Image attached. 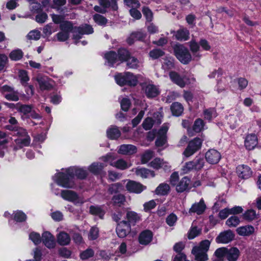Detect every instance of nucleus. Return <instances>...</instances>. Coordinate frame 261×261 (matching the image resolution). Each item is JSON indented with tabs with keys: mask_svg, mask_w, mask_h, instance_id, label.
I'll list each match as a JSON object with an SVG mask.
<instances>
[{
	"mask_svg": "<svg viewBox=\"0 0 261 261\" xmlns=\"http://www.w3.org/2000/svg\"><path fill=\"white\" fill-rule=\"evenodd\" d=\"M150 166L155 169L163 168L164 170L167 171L170 169L171 166L168 162L164 161L163 160L160 158H155L152 161L150 164Z\"/></svg>",
	"mask_w": 261,
	"mask_h": 261,
	"instance_id": "obj_17",
	"label": "nucleus"
},
{
	"mask_svg": "<svg viewBox=\"0 0 261 261\" xmlns=\"http://www.w3.org/2000/svg\"><path fill=\"white\" fill-rule=\"evenodd\" d=\"M61 195L64 199L72 202L75 204H81L84 202L83 198L79 197L77 194L73 191L63 190L61 193Z\"/></svg>",
	"mask_w": 261,
	"mask_h": 261,
	"instance_id": "obj_8",
	"label": "nucleus"
},
{
	"mask_svg": "<svg viewBox=\"0 0 261 261\" xmlns=\"http://www.w3.org/2000/svg\"><path fill=\"white\" fill-rule=\"evenodd\" d=\"M240 252L236 247L228 249L226 258L228 261H237L240 256Z\"/></svg>",
	"mask_w": 261,
	"mask_h": 261,
	"instance_id": "obj_32",
	"label": "nucleus"
},
{
	"mask_svg": "<svg viewBox=\"0 0 261 261\" xmlns=\"http://www.w3.org/2000/svg\"><path fill=\"white\" fill-rule=\"evenodd\" d=\"M149 57L152 59H156L164 55L163 50L160 49H154L149 52Z\"/></svg>",
	"mask_w": 261,
	"mask_h": 261,
	"instance_id": "obj_55",
	"label": "nucleus"
},
{
	"mask_svg": "<svg viewBox=\"0 0 261 261\" xmlns=\"http://www.w3.org/2000/svg\"><path fill=\"white\" fill-rule=\"evenodd\" d=\"M169 76L171 80L177 84L180 87H184L186 84V81L184 77H181L177 72L175 71H171L169 73Z\"/></svg>",
	"mask_w": 261,
	"mask_h": 261,
	"instance_id": "obj_28",
	"label": "nucleus"
},
{
	"mask_svg": "<svg viewBox=\"0 0 261 261\" xmlns=\"http://www.w3.org/2000/svg\"><path fill=\"white\" fill-rule=\"evenodd\" d=\"M15 135L18 136V138L15 141L17 144H20L21 146H28L30 143L31 139L27 134L26 130L22 128H19L15 131Z\"/></svg>",
	"mask_w": 261,
	"mask_h": 261,
	"instance_id": "obj_11",
	"label": "nucleus"
},
{
	"mask_svg": "<svg viewBox=\"0 0 261 261\" xmlns=\"http://www.w3.org/2000/svg\"><path fill=\"white\" fill-rule=\"evenodd\" d=\"M170 109L173 115L179 116L182 113L184 107L181 103L175 102L171 105Z\"/></svg>",
	"mask_w": 261,
	"mask_h": 261,
	"instance_id": "obj_38",
	"label": "nucleus"
},
{
	"mask_svg": "<svg viewBox=\"0 0 261 261\" xmlns=\"http://www.w3.org/2000/svg\"><path fill=\"white\" fill-rule=\"evenodd\" d=\"M204 115L205 119L210 120L216 116L215 110L213 109L206 110L204 112Z\"/></svg>",
	"mask_w": 261,
	"mask_h": 261,
	"instance_id": "obj_61",
	"label": "nucleus"
},
{
	"mask_svg": "<svg viewBox=\"0 0 261 261\" xmlns=\"http://www.w3.org/2000/svg\"><path fill=\"white\" fill-rule=\"evenodd\" d=\"M113 201L115 204L120 206L125 201V197L122 195L118 194L113 197Z\"/></svg>",
	"mask_w": 261,
	"mask_h": 261,
	"instance_id": "obj_62",
	"label": "nucleus"
},
{
	"mask_svg": "<svg viewBox=\"0 0 261 261\" xmlns=\"http://www.w3.org/2000/svg\"><path fill=\"white\" fill-rule=\"evenodd\" d=\"M228 248L221 247L217 249L215 252V255L217 258H222L225 256L226 257Z\"/></svg>",
	"mask_w": 261,
	"mask_h": 261,
	"instance_id": "obj_56",
	"label": "nucleus"
},
{
	"mask_svg": "<svg viewBox=\"0 0 261 261\" xmlns=\"http://www.w3.org/2000/svg\"><path fill=\"white\" fill-rule=\"evenodd\" d=\"M94 21L99 25H105L107 22V19L99 14H95L93 16Z\"/></svg>",
	"mask_w": 261,
	"mask_h": 261,
	"instance_id": "obj_57",
	"label": "nucleus"
},
{
	"mask_svg": "<svg viewBox=\"0 0 261 261\" xmlns=\"http://www.w3.org/2000/svg\"><path fill=\"white\" fill-rule=\"evenodd\" d=\"M203 126L204 123L203 120L201 119H198L195 120L193 128L195 132L199 133L203 129Z\"/></svg>",
	"mask_w": 261,
	"mask_h": 261,
	"instance_id": "obj_54",
	"label": "nucleus"
},
{
	"mask_svg": "<svg viewBox=\"0 0 261 261\" xmlns=\"http://www.w3.org/2000/svg\"><path fill=\"white\" fill-rule=\"evenodd\" d=\"M236 231L240 236H249L254 232V228L251 225H246L238 227Z\"/></svg>",
	"mask_w": 261,
	"mask_h": 261,
	"instance_id": "obj_30",
	"label": "nucleus"
},
{
	"mask_svg": "<svg viewBox=\"0 0 261 261\" xmlns=\"http://www.w3.org/2000/svg\"><path fill=\"white\" fill-rule=\"evenodd\" d=\"M126 65L129 68H137L139 66L140 62L139 60L134 57H130L126 61Z\"/></svg>",
	"mask_w": 261,
	"mask_h": 261,
	"instance_id": "obj_44",
	"label": "nucleus"
},
{
	"mask_svg": "<svg viewBox=\"0 0 261 261\" xmlns=\"http://www.w3.org/2000/svg\"><path fill=\"white\" fill-rule=\"evenodd\" d=\"M117 55L118 61L121 62L126 61L130 56L129 52L124 48L119 49Z\"/></svg>",
	"mask_w": 261,
	"mask_h": 261,
	"instance_id": "obj_43",
	"label": "nucleus"
},
{
	"mask_svg": "<svg viewBox=\"0 0 261 261\" xmlns=\"http://www.w3.org/2000/svg\"><path fill=\"white\" fill-rule=\"evenodd\" d=\"M163 117V116L161 112H157L155 113L153 115V117L155 120H153L150 117L146 118L142 123L143 127L146 130L151 129L154 122H156L158 124H160L161 123Z\"/></svg>",
	"mask_w": 261,
	"mask_h": 261,
	"instance_id": "obj_9",
	"label": "nucleus"
},
{
	"mask_svg": "<svg viewBox=\"0 0 261 261\" xmlns=\"http://www.w3.org/2000/svg\"><path fill=\"white\" fill-rule=\"evenodd\" d=\"M257 139L254 134H250L246 136L245 141V145L248 150L253 149L257 145Z\"/></svg>",
	"mask_w": 261,
	"mask_h": 261,
	"instance_id": "obj_27",
	"label": "nucleus"
},
{
	"mask_svg": "<svg viewBox=\"0 0 261 261\" xmlns=\"http://www.w3.org/2000/svg\"><path fill=\"white\" fill-rule=\"evenodd\" d=\"M137 152V148L131 144H123L120 146L118 152L122 154H132Z\"/></svg>",
	"mask_w": 261,
	"mask_h": 261,
	"instance_id": "obj_24",
	"label": "nucleus"
},
{
	"mask_svg": "<svg viewBox=\"0 0 261 261\" xmlns=\"http://www.w3.org/2000/svg\"><path fill=\"white\" fill-rule=\"evenodd\" d=\"M205 159L210 164H215L220 161L221 154L215 149H210L205 153Z\"/></svg>",
	"mask_w": 261,
	"mask_h": 261,
	"instance_id": "obj_16",
	"label": "nucleus"
},
{
	"mask_svg": "<svg viewBox=\"0 0 261 261\" xmlns=\"http://www.w3.org/2000/svg\"><path fill=\"white\" fill-rule=\"evenodd\" d=\"M126 217L129 224L131 223L134 225L141 219L140 216L134 211H127Z\"/></svg>",
	"mask_w": 261,
	"mask_h": 261,
	"instance_id": "obj_36",
	"label": "nucleus"
},
{
	"mask_svg": "<svg viewBox=\"0 0 261 261\" xmlns=\"http://www.w3.org/2000/svg\"><path fill=\"white\" fill-rule=\"evenodd\" d=\"M174 52L176 58L183 64H187L191 60L189 50L181 45H176L174 47Z\"/></svg>",
	"mask_w": 261,
	"mask_h": 261,
	"instance_id": "obj_5",
	"label": "nucleus"
},
{
	"mask_svg": "<svg viewBox=\"0 0 261 261\" xmlns=\"http://www.w3.org/2000/svg\"><path fill=\"white\" fill-rule=\"evenodd\" d=\"M189 32L186 29H180L177 31L175 37L179 40H187L189 38Z\"/></svg>",
	"mask_w": 261,
	"mask_h": 261,
	"instance_id": "obj_41",
	"label": "nucleus"
},
{
	"mask_svg": "<svg viewBox=\"0 0 261 261\" xmlns=\"http://www.w3.org/2000/svg\"><path fill=\"white\" fill-rule=\"evenodd\" d=\"M99 230L96 227H92L88 235V238L89 240H93L96 239L98 237Z\"/></svg>",
	"mask_w": 261,
	"mask_h": 261,
	"instance_id": "obj_59",
	"label": "nucleus"
},
{
	"mask_svg": "<svg viewBox=\"0 0 261 261\" xmlns=\"http://www.w3.org/2000/svg\"><path fill=\"white\" fill-rule=\"evenodd\" d=\"M141 77L142 75L140 74L134 75L129 72L120 73L115 75V81L120 86L127 85L135 86Z\"/></svg>",
	"mask_w": 261,
	"mask_h": 261,
	"instance_id": "obj_2",
	"label": "nucleus"
},
{
	"mask_svg": "<svg viewBox=\"0 0 261 261\" xmlns=\"http://www.w3.org/2000/svg\"><path fill=\"white\" fill-rule=\"evenodd\" d=\"M177 217L174 214H171L166 218V222L170 226L174 225L177 221Z\"/></svg>",
	"mask_w": 261,
	"mask_h": 261,
	"instance_id": "obj_60",
	"label": "nucleus"
},
{
	"mask_svg": "<svg viewBox=\"0 0 261 261\" xmlns=\"http://www.w3.org/2000/svg\"><path fill=\"white\" fill-rule=\"evenodd\" d=\"M41 90H50L53 87V82L46 76L39 75L36 79Z\"/></svg>",
	"mask_w": 261,
	"mask_h": 261,
	"instance_id": "obj_14",
	"label": "nucleus"
},
{
	"mask_svg": "<svg viewBox=\"0 0 261 261\" xmlns=\"http://www.w3.org/2000/svg\"><path fill=\"white\" fill-rule=\"evenodd\" d=\"M170 191V186L166 183L160 184L155 190V193L158 195H166Z\"/></svg>",
	"mask_w": 261,
	"mask_h": 261,
	"instance_id": "obj_37",
	"label": "nucleus"
},
{
	"mask_svg": "<svg viewBox=\"0 0 261 261\" xmlns=\"http://www.w3.org/2000/svg\"><path fill=\"white\" fill-rule=\"evenodd\" d=\"M108 138L111 140H116L121 136V132L116 126H111L107 130Z\"/></svg>",
	"mask_w": 261,
	"mask_h": 261,
	"instance_id": "obj_29",
	"label": "nucleus"
},
{
	"mask_svg": "<svg viewBox=\"0 0 261 261\" xmlns=\"http://www.w3.org/2000/svg\"><path fill=\"white\" fill-rule=\"evenodd\" d=\"M135 172L137 175L143 178L153 177L155 176L154 171L146 168H137Z\"/></svg>",
	"mask_w": 261,
	"mask_h": 261,
	"instance_id": "obj_31",
	"label": "nucleus"
},
{
	"mask_svg": "<svg viewBox=\"0 0 261 261\" xmlns=\"http://www.w3.org/2000/svg\"><path fill=\"white\" fill-rule=\"evenodd\" d=\"M192 253L194 255L196 261H207L208 259L206 252L199 250L197 248H193Z\"/></svg>",
	"mask_w": 261,
	"mask_h": 261,
	"instance_id": "obj_34",
	"label": "nucleus"
},
{
	"mask_svg": "<svg viewBox=\"0 0 261 261\" xmlns=\"http://www.w3.org/2000/svg\"><path fill=\"white\" fill-rule=\"evenodd\" d=\"M23 52L20 49H17L12 50L9 55V57L13 61H18L20 60L23 57Z\"/></svg>",
	"mask_w": 261,
	"mask_h": 261,
	"instance_id": "obj_42",
	"label": "nucleus"
},
{
	"mask_svg": "<svg viewBox=\"0 0 261 261\" xmlns=\"http://www.w3.org/2000/svg\"><path fill=\"white\" fill-rule=\"evenodd\" d=\"M106 166L104 163L94 162L89 166L88 170L93 173L98 174Z\"/></svg>",
	"mask_w": 261,
	"mask_h": 261,
	"instance_id": "obj_35",
	"label": "nucleus"
},
{
	"mask_svg": "<svg viewBox=\"0 0 261 261\" xmlns=\"http://www.w3.org/2000/svg\"><path fill=\"white\" fill-rule=\"evenodd\" d=\"M174 67L173 59L171 58H166L163 59L162 63V68L165 70H168Z\"/></svg>",
	"mask_w": 261,
	"mask_h": 261,
	"instance_id": "obj_47",
	"label": "nucleus"
},
{
	"mask_svg": "<svg viewBox=\"0 0 261 261\" xmlns=\"http://www.w3.org/2000/svg\"><path fill=\"white\" fill-rule=\"evenodd\" d=\"M27 216L21 211H17L13 213V219L16 222H21L25 220Z\"/></svg>",
	"mask_w": 261,
	"mask_h": 261,
	"instance_id": "obj_48",
	"label": "nucleus"
},
{
	"mask_svg": "<svg viewBox=\"0 0 261 261\" xmlns=\"http://www.w3.org/2000/svg\"><path fill=\"white\" fill-rule=\"evenodd\" d=\"M57 240L59 245L66 246L69 244L71 239L67 233L64 231H61L57 236Z\"/></svg>",
	"mask_w": 261,
	"mask_h": 261,
	"instance_id": "obj_26",
	"label": "nucleus"
},
{
	"mask_svg": "<svg viewBox=\"0 0 261 261\" xmlns=\"http://www.w3.org/2000/svg\"><path fill=\"white\" fill-rule=\"evenodd\" d=\"M19 77L21 83L25 86L29 79L27 72L24 70H20L19 72Z\"/></svg>",
	"mask_w": 261,
	"mask_h": 261,
	"instance_id": "obj_64",
	"label": "nucleus"
},
{
	"mask_svg": "<svg viewBox=\"0 0 261 261\" xmlns=\"http://www.w3.org/2000/svg\"><path fill=\"white\" fill-rule=\"evenodd\" d=\"M190 47L191 51L194 54V56H195V57L199 58L200 56L199 54L197 53L199 50V46L198 44L195 41L192 40L190 42Z\"/></svg>",
	"mask_w": 261,
	"mask_h": 261,
	"instance_id": "obj_49",
	"label": "nucleus"
},
{
	"mask_svg": "<svg viewBox=\"0 0 261 261\" xmlns=\"http://www.w3.org/2000/svg\"><path fill=\"white\" fill-rule=\"evenodd\" d=\"M210 245V242L208 240H205L201 242L199 246H195L194 248H197L199 250L206 252L209 249Z\"/></svg>",
	"mask_w": 261,
	"mask_h": 261,
	"instance_id": "obj_53",
	"label": "nucleus"
},
{
	"mask_svg": "<svg viewBox=\"0 0 261 261\" xmlns=\"http://www.w3.org/2000/svg\"><path fill=\"white\" fill-rule=\"evenodd\" d=\"M117 2V0H99L100 5L103 7H111L114 10H116L118 8Z\"/></svg>",
	"mask_w": 261,
	"mask_h": 261,
	"instance_id": "obj_40",
	"label": "nucleus"
},
{
	"mask_svg": "<svg viewBox=\"0 0 261 261\" xmlns=\"http://www.w3.org/2000/svg\"><path fill=\"white\" fill-rule=\"evenodd\" d=\"M76 31L79 33V35H73V39H80L81 38V35L84 34H90L93 32V29L91 25L88 24L82 25L78 28H74V31L73 32Z\"/></svg>",
	"mask_w": 261,
	"mask_h": 261,
	"instance_id": "obj_18",
	"label": "nucleus"
},
{
	"mask_svg": "<svg viewBox=\"0 0 261 261\" xmlns=\"http://www.w3.org/2000/svg\"><path fill=\"white\" fill-rule=\"evenodd\" d=\"M126 188L129 192L137 194L141 193L146 188L145 186L133 180H129L127 182Z\"/></svg>",
	"mask_w": 261,
	"mask_h": 261,
	"instance_id": "obj_15",
	"label": "nucleus"
},
{
	"mask_svg": "<svg viewBox=\"0 0 261 261\" xmlns=\"http://www.w3.org/2000/svg\"><path fill=\"white\" fill-rule=\"evenodd\" d=\"M87 171L77 167H70L55 175L53 178L58 186L65 188H73L75 184L73 180L74 176L78 178L83 179L87 176Z\"/></svg>",
	"mask_w": 261,
	"mask_h": 261,
	"instance_id": "obj_1",
	"label": "nucleus"
},
{
	"mask_svg": "<svg viewBox=\"0 0 261 261\" xmlns=\"http://www.w3.org/2000/svg\"><path fill=\"white\" fill-rule=\"evenodd\" d=\"M61 31L57 35V39L59 41H65L67 40L69 37V33L74 31V28L70 21H65L62 22L60 25Z\"/></svg>",
	"mask_w": 261,
	"mask_h": 261,
	"instance_id": "obj_6",
	"label": "nucleus"
},
{
	"mask_svg": "<svg viewBox=\"0 0 261 261\" xmlns=\"http://www.w3.org/2000/svg\"><path fill=\"white\" fill-rule=\"evenodd\" d=\"M240 222V219L236 216H231L226 221V224L230 227H236Z\"/></svg>",
	"mask_w": 261,
	"mask_h": 261,
	"instance_id": "obj_46",
	"label": "nucleus"
},
{
	"mask_svg": "<svg viewBox=\"0 0 261 261\" xmlns=\"http://www.w3.org/2000/svg\"><path fill=\"white\" fill-rule=\"evenodd\" d=\"M202 140L199 138H195L189 142V144L184 152V154L189 157L198 151L201 146Z\"/></svg>",
	"mask_w": 261,
	"mask_h": 261,
	"instance_id": "obj_7",
	"label": "nucleus"
},
{
	"mask_svg": "<svg viewBox=\"0 0 261 261\" xmlns=\"http://www.w3.org/2000/svg\"><path fill=\"white\" fill-rule=\"evenodd\" d=\"M169 129V124L165 123L159 130L155 141V145L158 147L163 146L167 142L166 133Z\"/></svg>",
	"mask_w": 261,
	"mask_h": 261,
	"instance_id": "obj_10",
	"label": "nucleus"
},
{
	"mask_svg": "<svg viewBox=\"0 0 261 261\" xmlns=\"http://www.w3.org/2000/svg\"><path fill=\"white\" fill-rule=\"evenodd\" d=\"M42 241L44 245L49 249H52L56 246L54 237L49 232L46 231L42 234Z\"/></svg>",
	"mask_w": 261,
	"mask_h": 261,
	"instance_id": "obj_20",
	"label": "nucleus"
},
{
	"mask_svg": "<svg viewBox=\"0 0 261 261\" xmlns=\"http://www.w3.org/2000/svg\"><path fill=\"white\" fill-rule=\"evenodd\" d=\"M190 179L187 176H185L178 182L176 186V190L178 192H182L188 189L190 184Z\"/></svg>",
	"mask_w": 261,
	"mask_h": 261,
	"instance_id": "obj_25",
	"label": "nucleus"
},
{
	"mask_svg": "<svg viewBox=\"0 0 261 261\" xmlns=\"http://www.w3.org/2000/svg\"><path fill=\"white\" fill-rule=\"evenodd\" d=\"M90 213L92 215L98 216L99 218H102L105 212L101 207L92 205L90 207Z\"/></svg>",
	"mask_w": 261,
	"mask_h": 261,
	"instance_id": "obj_45",
	"label": "nucleus"
},
{
	"mask_svg": "<svg viewBox=\"0 0 261 261\" xmlns=\"http://www.w3.org/2000/svg\"><path fill=\"white\" fill-rule=\"evenodd\" d=\"M153 156V152L151 150L146 151L142 156V162L143 164L147 163Z\"/></svg>",
	"mask_w": 261,
	"mask_h": 261,
	"instance_id": "obj_58",
	"label": "nucleus"
},
{
	"mask_svg": "<svg viewBox=\"0 0 261 261\" xmlns=\"http://www.w3.org/2000/svg\"><path fill=\"white\" fill-rule=\"evenodd\" d=\"M115 159L116 157L112 153H109L100 158V160L103 162L109 163L111 166L119 170H125L130 166V164L123 159H119L115 161Z\"/></svg>",
	"mask_w": 261,
	"mask_h": 261,
	"instance_id": "obj_4",
	"label": "nucleus"
},
{
	"mask_svg": "<svg viewBox=\"0 0 261 261\" xmlns=\"http://www.w3.org/2000/svg\"><path fill=\"white\" fill-rule=\"evenodd\" d=\"M142 12L148 21H152L153 18V14L149 8L147 7L143 8Z\"/></svg>",
	"mask_w": 261,
	"mask_h": 261,
	"instance_id": "obj_63",
	"label": "nucleus"
},
{
	"mask_svg": "<svg viewBox=\"0 0 261 261\" xmlns=\"http://www.w3.org/2000/svg\"><path fill=\"white\" fill-rule=\"evenodd\" d=\"M94 253V251L92 249L88 248L81 253L80 258L82 260H86L91 257H92Z\"/></svg>",
	"mask_w": 261,
	"mask_h": 261,
	"instance_id": "obj_51",
	"label": "nucleus"
},
{
	"mask_svg": "<svg viewBox=\"0 0 261 261\" xmlns=\"http://www.w3.org/2000/svg\"><path fill=\"white\" fill-rule=\"evenodd\" d=\"M205 162L203 158L196 156L193 161L186 162L181 169V173L188 174L193 171H199L204 166Z\"/></svg>",
	"mask_w": 261,
	"mask_h": 261,
	"instance_id": "obj_3",
	"label": "nucleus"
},
{
	"mask_svg": "<svg viewBox=\"0 0 261 261\" xmlns=\"http://www.w3.org/2000/svg\"><path fill=\"white\" fill-rule=\"evenodd\" d=\"M142 89L148 98L156 97L159 94V89L155 85L151 84H144L142 85Z\"/></svg>",
	"mask_w": 261,
	"mask_h": 261,
	"instance_id": "obj_13",
	"label": "nucleus"
},
{
	"mask_svg": "<svg viewBox=\"0 0 261 261\" xmlns=\"http://www.w3.org/2000/svg\"><path fill=\"white\" fill-rule=\"evenodd\" d=\"M237 173L242 178H248L252 175L251 168L247 165H241L237 168Z\"/></svg>",
	"mask_w": 261,
	"mask_h": 261,
	"instance_id": "obj_22",
	"label": "nucleus"
},
{
	"mask_svg": "<svg viewBox=\"0 0 261 261\" xmlns=\"http://www.w3.org/2000/svg\"><path fill=\"white\" fill-rule=\"evenodd\" d=\"M116 231L119 238H125L130 231V225L127 221H122L118 224Z\"/></svg>",
	"mask_w": 261,
	"mask_h": 261,
	"instance_id": "obj_12",
	"label": "nucleus"
},
{
	"mask_svg": "<svg viewBox=\"0 0 261 261\" xmlns=\"http://www.w3.org/2000/svg\"><path fill=\"white\" fill-rule=\"evenodd\" d=\"M238 113L237 115H229L227 117V119L228 121V123L230 124V127L232 128H234L236 126V125L238 123Z\"/></svg>",
	"mask_w": 261,
	"mask_h": 261,
	"instance_id": "obj_52",
	"label": "nucleus"
},
{
	"mask_svg": "<svg viewBox=\"0 0 261 261\" xmlns=\"http://www.w3.org/2000/svg\"><path fill=\"white\" fill-rule=\"evenodd\" d=\"M234 234L231 230L221 232L216 238V242L219 243L226 244L233 239Z\"/></svg>",
	"mask_w": 261,
	"mask_h": 261,
	"instance_id": "obj_19",
	"label": "nucleus"
},
{
	"mask_svg": "<svg viewBox=\"0 0 261 261\" xmlns=\"http://www.w3.org/2000/svg\"><path fill=\"white\" fill-rule=\"evenodd\" d=\"M206 208L203 200L202 199L199 202L194 203L189 211V213H196L198 215L202 214Z\"/></svg>",
	"mask_w": 261,
	"mask_h": 261,
	"instance_id": "obj_21",
	"label": "nucleus"
},
{
	"mask_svg": "<svg viewBox=\"0 0 261 261\" xmlns=\"http://www.w3.org/2000/svg\"><path fill=\"white\" fill-rule=\"evenodd\" d=\"M106 64L109 66H113L118 61L117 55L114 51H110L105 55Z\"/></svg>",
	"mask_w": 261,
	"mask_h": 261,
	"instance_id": "obj_33",
	"label": "nucleus"
},
{
	"mask_svg": "<svg viewBox=\"0 0 261 261\" xmlns=\"http://www.w3.org/2000/svg\"><path fill=\"white\" fill-rule=\"evenodd\" d=\"M146 37V35L141 32H138L132 33L129 37L127 39V42L128 44H132L136 40H142Z\"/></svg>",
	"mask_w": 261,
	"mask_h": 261,
	"instance_id": "obj_39",
	"label": "nucleus"
},
{
	"mask_svg": "<svg viewBox=\"0 0 261 261\" xmlns=\"http://www.w3.org/2000/svg\"><path fill=\"white\" fill-rule=\"evenodd\" d=\"M243 218L247 221H252L256 218V214L255 211L249 210L243 214Z\"/></svg>",
	"mask_w": 261,
	"mask_h": 261,
	"instance_id": "obj_50",
	"label": "nucleus"
},
{
	"mask_svg": "<svg viewBox=\"0 0 261 261\" xmlns=\"http://www.w3.org/2000/svg\"><path fill=\"white\" fill-rule=\"evenodd\" d=\"M152 237L153 234L151 231L148 230H144L139 235V242L142 245H148L152 241Z\"/></svg>",
	"mask_w": 261,
	"mask_h": 261,
	"instance_id": "obj_23",
	"label": "nucleus"
}]
</instances>
